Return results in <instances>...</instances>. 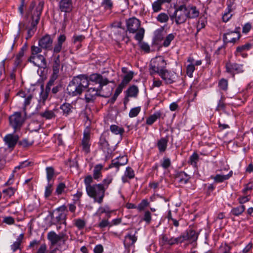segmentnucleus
Wrapping results in <instances>:
<instances>
[{
    "label": "nucleus",
    "mask_w": 253,
    "mask_h": 253,
    "mask_svg": "<svg viewBox=\"0 0 253 253\" xmlns=\"http://www.w3.org/2000/svg\"><path fill=\"white\" fill-rule=\"evenodd\" d=\"M3 140L5 144L7 145L8 148H13L18 141V137L17 135L8 134L5 136Z\"/></svg>",
    "instance_id": "23"
},
{
    "label": "nucleus",
    "mask_w": 253,
    "mask_h": 253,
    "mask_svg": "<svg viewBox=\"0 0 253 253\" xmlns=\"http://www.w3.org/2000/svg\"><path fill=\"white\" fill-rule=\"evenodd\" d=\"M159 76L167 84L173 83L177 78V74L175 72L166 69L160 73Z\"/></svg>",
    "instance_id": "13"
},
{
    "label": "nucleus",
    "mask_w": 253,
    "mask_h": 253,
    "mask_svg": "<svg viewBox=\"0 0 253 253\" xmlns=\"http://www.w3.org/2000/svg\"><path fill=\"white\" fill-rule=\"evenodd\" d=\"M42 48L40 46H36L35 45H33L31 47V55H34L36 54H40L42 51Z\"/></svg>",
    "instance_id": "58"
},
{
    "label": "nucleus",
    "mask_w": 253,
    "mask_h": 253,
    "mask_svg": "<svg viewBox=\"0 0 253 253\" xmlns=\"http://www.w3.org/2000/svg\"><path fill=\"white\" fill-rule=\"evenodd\" d=\"M127 95L130 97H135L138 93V89L136 86L133 85L127 89Z\"/></svg>",
    "instance_id": "42"
},
{
    "label": "nucleus",
    "mask_w": 253,
    "mask_h": 253,
    "mask_svg": "<svg viewBox=\"0 0 253 253\" xmlns=\"http://www.w3.org/2000/svg\"><path fill=\"white\" fill-rule=\"evenodd\" d=\"M48 94L46 91H42L40 94L39 102L42 105H44L45 101H46V100L47 99V98L48 97Z\"/></svg>",
    "instance_id": "54"
},
{
    "label": "nucleus",
    "mask_w": 253,
    "mask_h": 253,
    "mask_svg": "<svg viewBox=\"0 0 253 253\" xmlns=\"http://www.w3.org/2000/svg\"><path fill=\"white\" fill-rule=\"evenodd\" d=\"M127 159L126 156H122L118 158L117 160H114L112 162L111 167L118 168L121 166H123L127 163Z\"/></svg>",
    "instance_id": "27"
},
{
    "label": "nucleus",
    "mask_w": 253,
    "mask_h": 253,
    "mask_svg": "<svg viewBox=\"0 0 253 253\" xmlns=\"http://www.w3.org/2000/svg\"><path fill=\"white\" fill-rule=\"evenodd\" d=\"M137 240V237L135 234H127L125 236L123 241L124 246L126 250L129 253L130 248L133 246Z\"/></svg>",
    "instance_id": "16"
},
{
    "label": "nucleus",
    "mask_w": 253,
    "mask_h": 253,
    "mask_svg": "<svg viewBox=\"0 0 253 253\" xmlns=\"http://www.w3.org/2000/svg\"><path fill=\"white\" fill-rule=\"evenodd\" d=\"M24 55L23 51H20L19 53L16 55L15 57V63L16 65H18L22 62V58Z\"/></svg>",
    "instance_id": "64"
},
{
    "label": "nucleus",
    "mask_w": 253,
    "mask_h": 253,
    "mask_svg": "<svg viewBox=\"0 0 253 253\" xmlns=\"http://www.w3.org/2000/svg\"><path fill=\"white\" fill-rule=\"evenodd\" d=\"M110 129L112 133L116 135L120 134V135H122L125 131L123 128L115 125H111Z\"/></svg>",
    "instance_id": "34"
},
{
    "label": "nucleus",
    "mask_w": 253,
    "mask_h": 253,
    "mask_svg": "<svg viewBox=\"0 0 253 253\" xmlns=\"http://www.w3.org/2000/svg\"><path fill=\"white\" fill-rule=\"evenodd\" d=\"M60 108L62 110L63 115L67 116L72 112L73 107L70 104L65 103L61 105Z\"/></svg>",
    "instance_id": "35"
},
{
    "label": "nucleus",
    "mask_w": 253,
    "mask_h": 253,
    "mask_svg": "<svg viewBox=\"0 0 253 253\" xmlns=\"http://www.w3.org/2000/svg\"><path fill=\"white\" fill-rule=\"evenodd\" d=\"M88 86V80L85 75L74 77L67 86L68 93L72 96L80 95L84 88Z\"/></svg>",
    "instance_id": "2"
},
{
    "label": "nucleus",
    "mask_w": 253,
    "mask_h": 253,
    "mask_svg": "<svg viewBox=\"0 0 253 253\" xmlns=\"http://www.w3.org/2000/svg\"><path fill=\"white\" fill-rule=\"evenodd\" d=\"M245 210V206L241 205L237 207L233 208L231 210L232 214L235 216L241 215Z\"/></svg>",
    "instance_id": "36"
},
{
    "label": "nucleus",
    "mask_w": 253,
    "mask_h": 253,
    "mask_svg": "<svg viewBox=\"0 0 253 253\" xmlns=\"http://www.w3.org/2000/svg\"><path fill=\"white\" fill-rule=\"evenodd\" d=\"M167 63L164 57L156 56L150 62L149 71L151 75L157 74L158 75L166 69Z\"/></svg>",
    "instance_id": "6"
},
{
    "label": "nucleus",
    "mask_w": 253,
    "mask_h": 253,
    "mask_svg": "<svg viewBox=\"0 0 253 253\" xmlns=\"http://www.w3.org/2000/svg\"><path fill=\"white\" fill-rule=\"evenodd\" d=\"M198 234L192 229H189L186 231V233L180 235L179 239L180 243L184 242L185 241H189L191 242L195 241L198 238Z\"/></svg>",
    "instance_id": "17"
},
{
    "label": "nucleus",
    "mask_w": 253,
    "mask_h": 253,
    "mask_svg": "<svg viewBox=\"0 0 253 253\" xmlns=\"http://www.w3.org/2000/svg\"><path fill=\"white\" fill-rule=\"evenodd\" d=\"M99 144L103 149H105L108 147L109 144L108 141H107L106 135L105 133L102 134L101 136L99 141Z\"/></svg>",
    "instance_id": "45"
},
{
    "label": "nucleus",
    "mask_w": 253,
    "mask_h": 253,
    "mask_svg": "<svg viewBox=\"0 0 253 253\" xmlns=\"http://www.w3.org/2000/svg\"><path fill=\"white\" fill-rule=\"evenodd\" d=\"M43 4V2L40 1L37 6H35V2H32L29 6L26 16L29 19V23L34 28L39 22Z\"/></svg>",
    "instance_id": "3"
},
{
    "label": "nucleus",
    "mask_w": 253,
    "mask_h": 253,
    "mask_svg": "<svg viewBox=\"0 0 253 253\" xmlns=\"http://www.w3.org/2000/svg\"><path fill=\"white\" fill-rule=\"evenodd\" d=\"M101 89L95 87H90L86 91L85 98L87 102L93 100L97 96L99 95V91Z\"/></svg>",
    "instance_id": "19"
},
{
    "label": "nucleus",
    "mask_w": 253,
    "mask_h": 253,
    "mask_svg": "<svg viewBox=\"0 0 253 253\" xmlns=\"http://www.w3.org/2000/svg\"><path fill=\"white\" fill-rule=\"evenodd\" d=\"M59 9L61 11L65 13H69L73 9L72 0H61L59 3Z\"/></svg>",
    "instance_id": "20"
},
{
    "label": "nucleus",
    "mask_w": 253,
    "mask_h": 253,
    "mask_svg": "<svg viewBox=\"0 0 253 253\" xmlns=\"http://www.w3.org/2000/svg\"><path fill=\"white\" fill-rule=\"evenodd\" d=\"M68 212L67 207L61 206L53 211L51 219L53 224H66V216Z\"/></svg>",
    "instance_id": "7"
},
{
    "label": "nucleus",
    "mask_w": 253,
    "mask_h": 253,
    "mask_svg": "<svg viewBox=\"0 0 253 253\" xmlns=\"http://www.w3.org/2000/svg\"><path fill=\"white\" fill-rule=\"evenodd\" d=\"M168 142V139L167 138H162L158 141L157 146L160 152H163L166 150Z\"/></svg>",
    "instance_id": "30"
},
{
    "label": "nucleus",
    "mask_w": 253,
    "mask_h": 253,
    "mask_svg": "<svg viewBox=\"0 0 253 253\" xmlns=\"http://www.w3.org/2000/svg\"><path fill=\"white\" fill-rule=\"evenodd\" d=\"M176 179L179 183L181 184H186L189 181L190 176L185 172L181 171L178 173Z\"/></svg>",
    "instance_id": "29"
},
{
    "label": "nucleus",
    "mask_w": 253,
    "mask_h": 253,
    "mask_svg": "<svg viewBox=\"0 0 253 253\" xmlns=\"http://www.w3.org/2000/svg\"><path fill=\"white\" fill-rule=\"evenodd\" d=\"M85 224L84 221L82 219H78L75 221L76 226L80 229H83L84 227Z\"/></svg>",
    "instance_id": "63"
},
{
    "label": "nucleus",
    "mask_w": 253,
    "mask_h": 253,
    "mask_svg": "<svg viewBox=\"0 0 253 253\" xmlns=\"http://www.w3.org/2000/svg\"><path fill=\"white\" fill-rule=\"evenodd\" d=\"M218 86L220 89L223 90H226L228 87V81L227 80L222 79L218 83Z\"/></svg>",
    "instance_id": "53"
},
{
    "label": "nucleus",
    "mask_w": 253,
    "mask_h": 253,
    "mask_svg": "<svg viewBox=\"0 0 253 253\" xmlns=\"http://www.w3.org/2000/svg\"><path fill=\"white\" fill-rule=\"evenodd\" d=\"M15 189L12 187H9L3 190V193L8 197L12 196L15 192Z\"/></svg>",
    "instance_id": "61"
},
{
    "label": "nucleus",
    "mask_w": 253,
    "mask_h": 253,
    "mask_svg": "<svg viewBox=\"0 0 253 253\" xmlns=\"http://www.w3.org/2000/svg\"><path fill=\"white\" fill-rule=\"evenodd\" d=\"M162 4L159 0H156L152 4V8L154 12H157L162 9Z\"/></svg>",
    "instance_id": "51"
},
{
    "label": "nucleus",
    "mask_w": 253,
    "mask_h": 253,
    "mask_svg": "<svg viewBox=\"0 0 253 253\" xmlns=\"http://www.w3.org/2000/svg\"><path fill=\"white\" fill-rule=\"evenodd\" d=\"M169 17L165 13L162 12L159 14L157 17V20L160 23H166L168 21Z\"/></svg>",
    "instance_id": "44"
},
{
    "label": "nucleus",
    "mask_w": 253,
    "mask_h": 253,
    "mask_svg": "<svg viewBox=\"0 0 253 253\" xmlns=\"http://www.w3.org/2000/svg\"><path fill=\"white\" fill-rule=\"evenodd\" d=\"M240 28H236L234 31H228L223 35V41L226 43H235L240 38Z\"/></svg>",
    "instance_id": "14"
},
{
    "label": "nucleus",
    "mask_w": 253,
    "mask_h": 253,
    "mask_svg": "<svg viewBox=\"0 0 253 253\" xmlns=\"http://www.w3.org/2000/svg\"><path fill=\"white\" fill-rule=\"evenodd\" d=\"M226 69L228 73L233 74L242 73L244 71L242 65L231 62L226 64Z\"/></svg>",
    "instance_id": "18"
},
{
    "label": "nucleus",
    "mask_w": 253,
    "mask_h": 253,
    "mask_svg": "<svg viewBox=\"0 0 253 253\" xmlns=\"http://www.w3.org/2000/svg\"><path fill=\"white\" fill-rule=\"evenodd\" d=\"M227 10H229V11H232L236 8L234 0H227Z\"/></svg>",
    "instance_id": "56"
},
{
    "label": "nucleus",
    "mask_w": 253,
    "mask_h": 253,
    "mask_svg": "<svg viewBox=\"0 0 253 253\" xmlns=\"http://www.w3.org/2000/svg\"><path fill=\"white\" fill-rule=\"evenodd\" d=\"M161 113L160 111L155 112L149 117L146 120V124L148 125H152L158 118H160Z\"/></svg>",
    "instance_id": "31"
},
{
    "label": "nucleus",
    "mask_w": 253,
    "mask_h": 253,
    "mask_svg": "<svg viewBox=\"0 0 253 253\" xmlns=\"http://www.w3.org/2000/svg\"><path fill=\"white\" fill-rule=\"evenodd\" d=\"M134 72L129 71L123 78L121 84L126 86L133 78Z\"/></svg>",
    "instance_id": "37"
},
{
    "label": "nucleus",
    "mask_w": 253,
    "mask_h": 253,
    "mask_svg": "<svg viewBox=\"0 0 253 253\" xmlns=\"http://www.w3.org/2000/svg\"><path fill=\"white\" fill-rule=\"evenodd\" d=\"M29 61L32 63L35 66L40 68H45L46 67V62L45 57L41 54H36L31 55Z\"/></svg>",
    "instance_id": "15"
},
{
    "label": "nucleus",
    "mask_w": 253,
    "mask_h": 253,
    "mask_svg": "<svg viewBox=\"0 0 253 253\" xmlns=\"http://www.w3.org/2000/svg\"><path fill=\"white\" fill-rule=\"evenodd\" d=\"M88 196L93 199L94 202L101 204L105 196L104 188L101 184H95L89 186L86 190Z\"/></svg>",
    "instance_id": "5"
},
{
    "label": "nucleus",
    "mask_w": 253,
    "mask_h": 253,
    "mask_svg": "<svg viewBox=\"0 0 253 253\" xmlns=\"http://www.w3.org/2000/svg\"><path fill=\"white\" fill-rule=\"evenodd\" d=\"M103 168V166L101 165H97L95 166L93 169V176L95 179H98L101 176V170Z\"/></svg>",
    "instance_id": "32"
},
{
    "label": "nucleus",
    "mask_w": 253,
    "mask_h": 253,
    "mask_svg": "<svg viewBox=\"0 0 253 253\" xmlns=\"http://www.w3.org/2000/svg\"><path fill=\"white\" fill-rule=\"evenodd\" d=\"M47 239L49 241L51 246L57 245L58 247L64 245L68 239V236L64 233L57 234L54 231H50L47 235Z\"/></svg>",
    "instance_id": "8"
},
{
    "label": "nucleus",
    "mask_w": 253,
    "mask_h": 253,
    "mask_svg": "<svg viewBox=\"0 0 253 253\" xmlns=\"http://www.w3.org/2000/svg\"><path fill=\"white\" fill-rule=\"evenodd\" d=\"M29 164L27 161H24L20 164V165L17 167H16L13 170L12 173L11 174L10 177L6 182V184L10 185L13 182V179L14 177V173L16 172L17 169H20L23 168L24 167L28 166Z\"/></svg>",
    "instance_id": "25"
},
{
    "label": "nucleus",
    "mask_w": 253,
    "mask_h": 253,
    "mask_svg": "<svg viewBox=\"0 0 253 253\" xmlns=\"http://www.w3.org/2000/svg\"><path fill=\"white\" fill-rule=\"evenodd\" d=\"M89 133L88 132H84L82 141L81 146L82 147L83 151H84L85 154H87L90 152V144L89 143Z\"/></svg>",
    "instance_id": "22"
},
{
    "label": "nucleus",
    "mask_w": 253,
    "mask_h": 253,
    "mask_svg": "<svg viewBox=\"0 0 253 253\" xmlns=\"http://www.w3.org/2000/svg\"><path fill=\"white\" fill-rule=\"evenodd\" d=\"M175 34L171 33L166 36L164 39L163 45L165 47H168L169 45L171 42L173 41L175 38Z\"/></svg>",
    "instance_id": "39"
},
{
    "label": "nucleus",
    "mask_w": 253,
    "mask_h": 253,
    "mask_svg": "<svg viewBox=\"0 0 253 253\" xmlns=\"http://www.w3.org/2000/svg\"><path fill=\"white\" fill-rule=\"evenodd\" d=\"M88 83L89 82L94 83L96 84H99V88L102 89L103 86L107 85L109 83L112 82L110 81L107 78L98 73H93L91 74L89 77H87Z\"/></svg>",
    "instance_id": "11"
},
{
    "label": "nucleus",
    "mask_w": 253,
    "mask_h": 253,
    "mask_svg": "<svg viewBox=\"0 0 253 253\" xmlns=\"http://www.w3.org/2000/svg\"><path fill=\"white\" fill-rule=\"evenodd\" d=\"M199 13V10L196 6L182 4L175 8L174 12L170 18L176 25H179L185 23L188 19L198 17Z\"/></svg>",
    "instance_id": "1"
},
{
    "label": "nucleus",
    "mask_w": 253,
    "mask_h": 253,
    "mask_svg": "<svg viewBox=\"0 0 253 253\" xmlns=\"http://www.w3.org/2000/svg\"><path fill=\"white\" fill-rule=\"evenodd\" d=\"M199 161V156L196 153H194L189 158L188 163L193 166L196 167Z\"/></svg>",
    "instance_id": "43"
},
{
    "label": "nucleus",
    "mask_w": 253,
    "mask_h": 253,
    "mask_svg": "<svg viewBox=\"0 0 253 253\" xmlns=\"http://www.w3.org/2000/svg\"><path fill=\"white\" fill-rule=\"evenodd\" d=\"M53 73L48 82V84L52 85L54 82L57 79L60 68V55L55 56L53 58L52 64Z\"/></svg>",
    "instance_id": "12"
},
{
    "label": "nucleus",
    "mask_w": 253,
    "mask_h": 253,
    "mask_svg": "<svg viewBox=\"0 0 253 253\" xmlns=\"http://www.w3.org/2000/svg\"><path fill=\"white\" fill-rule=\"evenodd\" d=\"M46 177L48 181L49 182L50 180L53 177L54 174V169L52 167H47L46 169Z\"/></svg>",
    "instance_id": "50"
},
{
    "label": "nucleus",
    "mask_w": 253,
    "mask_h": 253,
    "mask_svg": "<svg viewBox=\"0 0 253 253\" xmlns=\"http://www.w3.org/2000/svg\"><path fill=\"white\" fill-rule=\"evenodd\" d=\"M24 121L21 113L19 112H15L9 117L10 126L14 129V132L20 129Z\"/></svg>",
    "instance_id": "9"
},
{
    "label": "nucleus",
    "mask_w": 253,
    "mask_h": 253,
    "mask_svg": "<svg viewBox=\"0 0 253 253\" xmlns=\"http://www.w3.org/2000/svg\"><path fill=\"white\" fill-rule=\"evenodd\" d=\"M206 23V18L205 16L200 17L197 25V32H198L201 29L204 28L205 27Z\"/></svg>",
    "instance_id": "40"
},
{
    "label": "nucleus",
    "mask_w": 253,
    "mask_h": 253,
    "mask_svg": "<svg viewBox=\"0 0 253 253\" xmlns=\"http://www.w3.org/2000/svg\"><path fill=\"white\" fill-rule=\"evenodd\" d=\"M53 42V40L50 35H46L42 37L39 41V45L43 49L50 48Z\"/></svg>",
    "instance_id": "21"
},
{
    "label": "nucleus",
    "mask_w": 253,
    "mask_h": 253,
    "mask_svg": "<svg viewBox=\"0 0 253 253\" xmlns=\"http://www.w3.org/2000/svg\"><path fill=\"white\" fill-rule=\"evenodd\" d=\"M112 212L109 208L108 206L100 207L97 210L95 214L100 216L102 213H105L108 217H110V214Z\"/></svg>",
    "instance_id": "33"
},
{
    "label": "nucleus",
    "mask_w": 253,
    "mask_h": 253,
    "mask_svg": "<svg viewBox=\"0 0 253 253\" xmlns=\"http://www.w3.org/2000/svg\"><path fill=\"white\" fill-rule=\"evenodd\" d=\"M180 243L179 237H174L169 233L167 234H162L160 238V244L162 246L169 245L172 246L175 244Z\"/></svg>",
    "instance_id": "10"
},
{
    "label": "nucleus",
    "mask_w": 253,
    "mask_h": 253,
    "mask_svg": "<svg viewBox=\"0 0 253 253\" xmlns=\"http://www.w3.org/2000/svg\"><path fill=\"white\" fill-rule=\"evenodd\" d=\"M65 187H66V186L64 183H59L58 185V186H57V188L56 189V193L58 195L61 194L64 190Z\"/></svg>",
    "instance_id": "60"
},
{
    "label": "nucleus",
    "mask_w": 253,
    "mask_h": 253,
    "mask_svg": "<svg viewBox=\"0 0 253 253\" xmlns=\"http://www.w3.org/2000/svg\"><path fill=\"white\" fill-rule=\"evenodd\" d=\"M19 145L23 148H27L31 146L33 142L29 141L27 139H24L18 142Z\"/></svg>",
    "instance_id": "57"
},
{
    "label": "nucleus",
    "mask_w": 253,
    "mask_h": 253,
    "mask_svg": "<svg viewBox=\"0 0 253 253\" xmlns=\"http://www.w3.org/2000/svg\"><path fill=\"white\" fill-rule=\"evenodd\" d=\"M149 205V203L147 199H143L137 206V209L139 211L144 210Z\"/></svg>",
    "instance_id": "52"
},
{
    "label": "nucleus",
    "mask_w": 253,
    "mask_h": 253,
    "mask_svg": "<svg viewBox=\"0 0 253 253\" xmlns=\"http://www.w3.org/2000/svg\"><path fill=\"white\" fill-rule=\"evenodd\" d=\"M2 222L8 225H13L15 223V219L11 216H5L3 217Z\"/></svg>",
    "instance_id": "47"
},
{
    "label": "nucleus",
    "mask_w": 253,
    "mask_h": 253,
    "mask_svg": "<svg viewBox=\"0 0 253 253\" xmlns=\"http://www.w3.org/2000/svg\"><path fill=\"white\" fill-rule=\"evenodd\" d=\"M36 253H48L47 246L45 244H42L37 250Z\"/></svg>",
    "instance_id": "62"
},
{
    "label": "nucleus",
    "mask_w": 253,
    "mask_h": 253,
    "mask_svg": "<svg viewBox=\"0 0 253 253\" xmlns=\"http://www.w3.org/2000/svg\"><path fill=\"white\" fill-rule=\"evenodd\" d=\"M141 110L140 107H136L132 108L129 113V117L130 118H133L136 117L139 113Z\"/></svg>",
    "instance_id": "49"
},
{
    "label": "nucleus",
    "mask_w": 253,
    "mask_h": 253,
    "mask_svg": "<svg viewBox=\"0 0 253 253\" xmlns=\"http://www.w3.org/2000/svg\"><path fill=\"white\" fill-rule=\"evenodd\" d=\"M113 180V178L111 176H108L106 178H105L102 183H100L102 185V186L104 188V191H105L106 189L108 187L109 185L112 182Z\"/></svg>",
    "instance_id": "48"
},
{
    "label": "nucleus",
    "mask_w": 253,
    "mask_h": 253,
    "mask_svg": "<svg viewBox=\"0 0 253 253\" xmlns=\"http://www.w3.org/2000/svg\"><path fill=\"white\" fill-rule=\"evenodd\" d=\"M52 191V184L51 183H48V185L46 186L44 192V196L45 198H48L51 194Z\"/></svg>",
    "instance_id": "59"
},
{
    "label": "nucleus",
    "mask_w": 253,
    "mask_h": 253,
    "mask_svg": "<svg viewBox=\"0 0 253 253\" xmlns=\"http://www.w3.org/2000/svg\"><path fill=\"white\" fill-rule=\"evenodd\" d=\"M195 70V65L193 64H189L186 68L187 75L190 78L193 76V73Z\"/></svg>",
    "instance_id": "55"
},
{
    "label": "nucleus",
    "mask_w": 253,
    "mask_h": 253,
    "mask_svg": "<svg viewBox=\"0 0 253 253\" xmlns=\"http://www.w3.org/2000/svg\"><path fill=\"white\" fill-rule=\"evenodd\" d=\"M233 174L232 171H230L228 174H216L215 176H211V178L217 183L222 182L224 180L228 179Z\"/></svg>",
    "instance_id": "26"
},
{
    "label": "nucleus",
    "mask_w": 253,
    "mask_h": 253,
    "mask_svg": "<svg viewBox=\"0 0 253 253\" xmlns=\"http://www.w3.org/2000/svg\"><path fill=\"white\" fill-rule=\"evenodd\" d=\"M135 176L134 170L130 167H127L125 171L124 175L122 177V179L123 183L127 182V178L132 179Z\"/></svg>",
    "instance_id": "28"
},
{
    "label": "nucleus",
    "mask_w": 253,
    "mask_h": 253,
    "mask_svg": "<svg viewBox=\"0 0 253 253\" xmlns=\"http://www.w3.org/2000/svg\"><path fill=\"white\" fill-rule=\"evenodd\" d=\"M23 238V235L20 234L17 238L16 241L11 245V248L13 252H15L19 248V246L21 243Z\"/></svg>",
    "instance_id": "38"
},
{
    "label": "nucleus",
    "mask_w": 253,
    "mask_h": 253,
    "mask_svg": "<svg viewBox=\"0 0 253 253\" xmlns=\"http://www.w3.org/2000/svg\"><path fill=\"white\" fill-rule=\"evenodd\" d=\"M66 37L64 35H60L57 38V43L54 45L53 47V53L60 52L62 49V44L66 41Z\"/></svg>",
    "instance_id": "24"
},
{
    "label": "nucleus",
    "mask_w": 253,
    "mask_h": 253,
    "mask_svg": "<svg viewBox=\"0 0 253 253\" xmlns=\"http://www.w3.org/2000/svg\"><path fill=\"white\" fill-rule=\"evenodd\" d=\"M231 247L226 243L222 244L218 250V253H230Z\"/></svg>",
    "instance_id": "41"
},
{
    "label": "nucleus",
    "mask_w": 253,
    "mask_h": 253,
    "mask_svg": "<svg viewBox=\"0 0 253 253\" xmlns=\"http://www.w3.org/2000/svg\"><path fill=\"white\" fill-rule=\"evenodd\" d=\"M41 115L47 119H50L55 117L54 111L46 110L44 112L41 114Z\"/></svg>",
    "instance_id": "46"
},
{
    "label": "nucleus",
    "mask_w": 253,
    "mask_h": 253,
    "mask_svg": "<svg viewBox=\"0 0 253 253\" xmlns=\"http://www.w3.org/2000/svg\"><path fill=\"white\" fill-rule=\"evenodd\" d=\"M127 29L129 33H136L135 39L141 42L143 39L145 30L140 27V21L135 17L129 18L126 22Z\"/></svg>",
    "instance_id": "4"
}]
</instances>
